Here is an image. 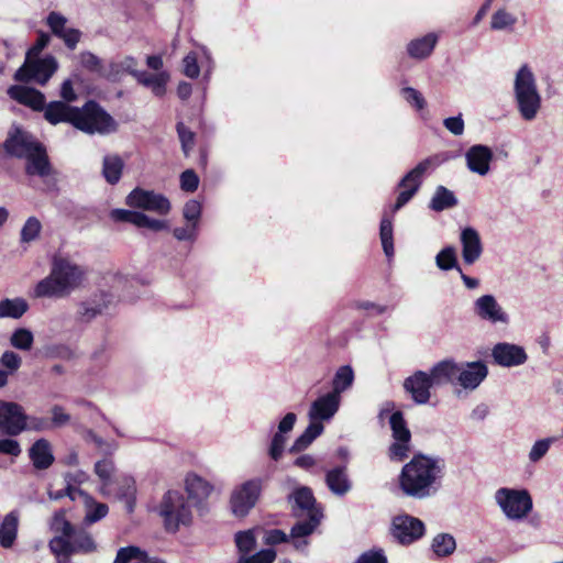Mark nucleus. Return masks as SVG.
Wrapping results in <instances>:
<instances>
[{
	"label": "nucleus",
	"mask_w": 563,
	"mask_h": 563,
	"mask_svg": "<svg viewBox=\"0 0 563 563\" xmlns=\"http://www.w3.org/2000/svg\"><path fill=\"white\" fill-rule=\"evenodd\" d=\"M9 96L34 110H43L45 119L52 123L69 122L88 134H108L117 130V123L98 103L87 102L82 108L70 107L64 101H53L45 107V96L30 87L12 86Z\"/></svg>",
	"instance_id": "f257e3e1"
},
{
	"label": "nucleus",
	"mask_w": 563,
	"mask_h": 563,
	"mask_svg": "<svg viewBox=\"0 0 563 563\" xmlns=\"http://www.w3.org/2000/svg\"><path fill=\"white\" fill-rule=\"evenodd\" d=\"M444 462L439 457L415 455L404 465L399 475V487L409 497L429 498L437 494L443 477Z\"/></svg>",
	"instance_id": "f03ea898"
},
{
	"label": "nucleus",
	"mask_w": 563,
	"mask_h": 563,
	"mask_svg": "<svg viewBox=\"0 0 563 563\" xmlns=\"http://www.w3.org/2000/svg\"><path fill=\"white\" fill-rule=\"evenodd\" d=\"M3 145L9 155L26 161L25 170L29 175L44 177L49 174L46 151L29 132L15 128L9 133Z\"/></svg>",
	"instance_id": "7ed1b4c3"
},
{
	"label": "nucleus",
	"mask_w": 563,
	"mask_h": 563,
	"mask_svg": "<svg viewBox=\"0 0 563 563\" xmlns=\"http://www.w3.org/2000/svg\"><path fill=\"white\" fill-rule=\"evenodd\" d=\"M82 267L66 258H55L51 274L35 287L36 297H64L79 287L84 280Z\"/></svg>",
	"instance_id": "20e7f679"
},
{
	"label": "nucleus",
	"mask_w": 563,
	"mask_h": 563,
	"mask_svg": "<svg viewBox=\"0 0 563 563\" xmlns=\"http://www.w3.org/2000/svg\"><path fill=\"white\" fill-rule=\"evenodd\" d=\"M514 97L517 110L525 121H533L542 106L537 79L528 65H522L515 75Z\"/></svg>",
	"instance_id": "39448f33"
},
{
	"label": "nucleus",
	"mask_w": 563,
	"mask_h": 563,
	"mask_svg": "<svg viewBox=\"0 0 563 563\" xmlns=\"http://www.w3.org/2000/svg\"><path fill=\"white\" fill-rule=\"evenodd\" d=\"M48 547L60 563L68 560L73 554H92L99 549L95 537L85 526L75 528L67 538L54 537Z\"/></svg>",
	"instance_id": "423d86ee"
},
{
	"label": "nucleus",
	"mask_w": 563,
	"mask_h": 563,
	"mask_svg": "<svg viewBox=\"0 0 563 563\" xmlns=\"http://www.w3.org/2000/svg\"><path fill=\"white\" fill-rule=\"evenodd\" d=\"M167 531L176 532L180 526H188L192 520L191 508L184 494L168 490L164 494L158 507Z\"/></svg>",
	"instance_id": "0eeeda50"
},
{
	"label": "nucleus",
	"mask_w": 563,
	"mask_h": 563,
	"mask_svg": "<svg viewBox=\"0 0 563 563\" xmlns=\"http://www.w3.org/2000/svg\"><path fill=\"white\" fill-rule=\"evenodd\" d=\"M394 402H386L379 411V418L389 415L388 422L394 439L389 446V457L396 461L405 460L410 452L411 432L407 427L401 411H393Z\"/></svg>",
	"instance_id": "6e6552de"
},
{
	"label": "nucleus",
	"mask_w": 563,
	"mask_h": 563,
	"mask_svg": "<svg viewBox=\"0 0 563 563\" xmlns=\"http://www.w3.org/2000/svg\"><path fill=\"white\" fill-rule=\"evenodd\" d=\"M264 487L262 477H253L236 485L230 495V509L235 517H245L256 506Z\"/></svg>",
	"instance_id": "1a4fd4ad"
},
{
	"label": "nucleus",
	"mask_w": 563,
	"mask_h": 563,
	"mask_svg": "<svg viewBox=\"0 0 563 563\" xmlns=\"http://www.w3.org/2000/svg\"><path fill=\"white\" fill-rule=\"evenodd\" d=\"M495 500L508 519L520 520L532 509V498L526 489L499 488Z\"/></svg>",
	"instance_id": "9d476101"
},
{
	"label": "nucleus",
	"mask_w": 563,
	"mask_h": 563,
	"mask_svg": "<svg viewBox=\"0 0 563 563\" xmlns=\"http://www.w3.org/2000/svg\"><path fill=\"white\" fill-rule=\"evenodd\" d=\"M440 163L441 159L438 156L427 157L404 176L398 184L400 191L395 205L393 206V212L398 211L411 200L421 186L423 175L429 169L440 165Z\"/></svg>",
	"instance_id": "9b49d317"
},
{
	"label": "nucleus",
	"mask_w": 563,
	"mask_h": 563,
	"mask_svg": "<svg viewBox=\"0 0 563 563\" xmlns=\"http://www.w3.org/2000/svg\"><path fill=\"white\" fill-rule=\"evenodd\" d=\"M58 68L56 58L52 55L40 57H25L23 65L16 70L14 78L18 81H35L45 85Z\"/></svg>",
	"instance_id": "f8f14e48"
},
{
	"label": "nucleus",
	"mask_w": 563,
	"mask_h": 563,
	"mask_svg": "<svg viewBox=\"0 0 563 563\" xmlns=\"http://www.w3.org/2000/svg\"><path fill=\"white\" fill-rule=\"evenodd\" d=\"M125 202L131 208L143 209L161 216L167 214L170 210V202L165 196L139 187L126 196Z\"/></svg>",
	"instance_id": "ddd939ff"
},
{
	"label": "nucleus",
	"mask_w": 563,
	"mask_h": 563,
	"mask_svg": "<svg viewBox=\"0 0 563 563\" xmlns=\"http://www.w3.org/2000/svg\"><path fill=\"white\" fill-rule=\"evenodd\" d=\"M426 532L424 523L412 516L399 515L393 519L391 534L402 545L421 539Z\"/></svg>",
	"instance_id": "4468645a"
},
{
	"label": "nucleus",
	"mask_w": 563,
	"mask_h": 563,
	"mask_svg": "<svg viewBox=\"0 0 563 563\" xmlns=\"http://www.w3.org/2000/svg\"><path fill=\"white\" fill-rule=\"evenodd\" d=\"M66 493L73 501L80 500L84 504L85 516L82 519V526L85 527L100 521L109 512V508L106 504L96 501L90 495L69 483L67 484Z\"/></svg>",
	"instance_id": "2eb2a0df"
},
{
	"label": "nucleus",
	"mask_w": 563,
	"mask_h": 563,
	"mask_svg": "<svg viewBox=\"0 0 563 563\" xmlns=\"http://www.w3.org/2000/svg\"><path fill=\"white\" fill-rule=\"evenodd\" d=\"M25 412L16 402L0 400V431L9 435H19L25 430Z\"/></svg>",
	"instance_id": "dca6fc26"
},
{
	"label": "nucleus",
	"mask_w": 563,
	"mask_h": 563,
	"mask_svg": "<svg viewBox=\"0 0 563 563\" xmlns=\"http://www.w3.org/2000/svg\"><path fill=\"white\" fill-rule=\"evenodd\" d=\"M456 385L464 390H475L487 377L488 367L482 361L457 363Z\"/></svg>",
	"instance_id": "f3484780"
},
{
	"label": "nucleus",
	"mask_w": 563,
	"mask_h": 563,
	"mask_svg": "<svg viewBox=\"0 0 563 563\" xmlns=\"http://www.w3.org/2000/svg\"><path fill=\"white\" fill-rule=\"evenodd\" d=\"M475 314L484 321L493 324L507 325L510 322L509 314L498 303L493 295H483L474 301Z\"/></svg>",
	"instance_id": "a211bd4d"
},
{
	"label": "nucleus",
	"mask_w": 563,
	"mask_h": 563,
	"mask_svg": "<svg viewBox=\"0 0 563 563\" xmlns=\"http://www.w3.org/2000/svg\"><path fill=\"white\" fill-rule=\"evenodd\" d=\"M402 387L416 405H426L431 398L433 385L428 376V372L416 371L412 375L405 378Z\"/></svg>",
	"instance_id": "6ab92c4d"
},
{
	"label": "nucleus",
	"mask_w": 563,
	"mask_h": 563,
	"mask_svg": "<svg viewBox=\"0 0 563 563\" xmlns=\"http://www.w3.org/2000/svg\"><path fill=\"white\" fill-rule=\"evenodd\" d=\"M492 357L494 362L503 367H516L527 362L528 355L520 345L500 342L492 349Z\"/></svg>",
	"instance_id": "aec40b11"
},
{
	"label": "nucleus",
	"mask_w": 563,
	"mask_h": 563,
	"mask_svg": "<svg viewBox=\"0 0 563 563\" xmlns=\"http://www.w3.org/2000/svg\"><path fill=\"white\" fill-rule=\"evenodd\" d=\"M340 404L341 397L327 393L311 404L308 417L312 422L328 421L338 412Z\"/></svg>",
	"instance_id": "412c9836"
},
{
	"label": "nucleus",
	"mask_w": 563,
	"mask_h": 563,
	"mask_svg": "<svg viewBox=\"0 0 563 563\" xmlns=\"http://www.w3.org/2000/svg\"><path fill=\"white\" fill-rule=\"evenodd\" d=\"M493 151L482 144L471 146L465 153L466 165L472 173L485 176L490 168Z\"/></svg>",
	"instance_id": "4be33fe9"
},
{
	"label": "nucleus",
	"mask_w": 563,
	"mask_h": 563,
	"mask_svg": "<svg viewBox=\"0 0 563 563\" xmlns=\"http://www.w3.org/2000/svg\"><path fill=\"white\" fill-rule=\"evenodd\" d=\"M462 257L467 265L474 264L483 253V244L479 233L472 227L461 231Z\"/></svg>",
	"instance_id": "5701e85b"
},
{
	"label": "nucleus",
	"mask_w": 563,
	"mask_h": 563,
	"mask_svg": "<svg viewBox=\"0 0 563 563\" xmlns=\"http://www.w3.org/2000/svg\"><path fill=\"white\" fill-rule=\"evenodd\" d=\"M457 363L453 360H443L434 364L428 376L433 387L456 385Z\"/></svg>",
	"instance_id": "b1692460"
},
{
	"label": "nucleus",
	"mask_w": 563,
	"mask_h": 563,
	"mask_svg": "<svg viewBox=\"0 0 563 563\" xmlns=\"http://www.w3.org/2000/svg\"><path fill=\"white\" fill-rule=\"evenodd\" d=\"M306 516L307 519L298 521L290 531V537L294 539V545L298 550L303 549L308 544L306 540L300 541L298 539L310 536L320 525L323 517L322 510H312L311 515Z\"/></svg>",
	"instance_id": "393cba45"
},
{
	"label": "nucleus",
	"mask_w": 563,
	"mask_h": 563,
	"mask_svg": "<svg viewBox=\"0 0 563 563\" xmlns=\"http://www.w3.org/2000/svg\"><path fill=\"white\" fill-rule=\"evenodd\" d=\"M297 421V416L294 412H288L279 422L278 430L274 434L271 446L269 456L274 461H278L284 452L285 443L287 441L286 434L294 429Z\"/></svg>",
	"instance_id": "a878e982"
},
{
	"label": "nucleus",
	"mask_w": 563,
	"mask_h": 563,
	"mask_svg": "<svg viewBox=\"0 0 563 563\" xmlns=\"http://www.w3.org/2000/svg\"><path fill=\"white\" fill-rule=\"evenodd\" d=\"M325 484L329 490L339 497L349 494L353 487V483L345 466H335L327 471Z\"/></svg>",
	"instance_id": "bb28decb"
},
{
	"label": "nucleus",
	"mask_w": 563,
	"mask_h": 563,
	"mask_svg": "<svg viewBox=\"0 0 563 563\" xmlns=\"http://www.w3.org/2000/svg\"><path fill=\"white\" fill-rule=\"evenodd\" d=\"M289 501L292 503V509L297 516L311 515L312 510H321L311 488L307 486L295 488L289 495Z\"/></svg>",
	"instance_id": "cd10ccee"
},
{
	"label": "nucleus",
	"mask_w": 563,
	"mask_h": 563,
	"mask_svg": "<svg viewBox=\"0 0 563 563\" xmlns=\"http://www.w3.org/2000/svg\"><path fill=\"white\" fill-rule=\"evenodd\" d=\"M114 492L110 496H114L119 500L125 503L128 512H132L135 506V482L130 476L115 477L113 482Z\"/></svg>",
	"instance_id": "c85d7f7f"
},
{
	"label": "nucleus",
	"mask_w": 563,
	"mask_h": 563,
	"mask_svg": "<svg viewBox=\"0 0 563 563\" xmlns=\"http://www.w3.org/2000/svg\"><path fill=\"white\" fill-rule=\"evenodd\" d=\"M29 456L37 470H46L54 462L52 445L46 439L36 440L29 450Z\"/></svg>",
	"instance_id": "c756f323"
},
{
	"label": "nucleus",
	"mask_w": 563,
	"mask_h": 563,
	"mask_svg": "<svg viewBox=\"0 0 563 563\" xmlns=\"http://www.w3.org/2000/svg\"><path fill=\"white\" fill-rule=\"evenodd\" d=\"M185 488L188 496L195 500H203L209 497L212 486L196 473H188L185 478Z\"/></svg>",
	"instance_id": "7c9ffc66"
},
{
	"label": "nucleus",
	"mask_w": 563,
	"mask_h": 563,
	"mask_svg": "<svg viewBox=\"0 0 563 563\" xmlns=\"http://www.w3.org/2000/svg\"><path fill=\"white\" fill-rule=\"evenodd\" d=\"M438 42L435 33H429L422 37L412 40L407 46V52L410 57L417 59L427 58L434 49Z\"/></svg>",
	"instance_id": "2f4dec72"
},
{
	"label": "nucleus",
	"mask_w": 563,
	"mask_h": 563,
	"mask_svg": "<svg viewBox=\"0 0 563 563\" xmlns=\"http://www.w3.org/2000/svg\"><path fill=\"white\" fill-rule=\"evenodd\" d=\"M135 78L139 84L150 88L155 96L162 97L166 92V84L169 79V76L165 71L159 74L141 71L140 74H135Z\"/></svg>",
	"instance_id": "473e14b6"
},
{
	"label": "nucleus",
	"mask_w": 563,
	"mask_h": 563,
	"mask_svg": "<svg viewBox=\"0 0 563 563\" xmlns=\"http://www.w3.org/2000/svg\"><path fill=\"white\" fill-rule=\"evenodd\" d=\"M19 526V514L18 511L9 512L0 525V545L4 549H9L13 545Z\"/></svg>",
	"instance_id": "72a5a7b5"
},
{
	"label": "nucleus",
	"mask_w": 563,
	"mask_h": 563,
	"mask_svg": "<svg viewBox=\"0 0 563 563\" xmlns=\"http://www.w3.org/2000/svg\"><path fill=\"white\" fill-rule=\"evenodd\" d=\"M95 472L102 483L100 486V493L103 496H110L114 492V489L112 487L113 482L115 479V478H113V472H114L113 462L108 459L97 462L95 465Z\"/></svg>",
	"instance_id": "f704fd0d"
},
{
	"label": "nucleus",
	"mask_w": 563,
	"mask_h": 563,
	"mask_svg": "<svg viewBox=\"0 0 563 563\" xmlns=\"http://www.w3.org/2000/svg\"><path fill=\"white\" fill-rule=\"evenodd\" d=\"M323 424L310 421L306 430L300 434L289 449L290 453H299L306 450L322 432Z\"/></svg>",
	"instance_id": "c9c22d12"
},
{
	"label": "nucleus",
	"mask_w": 563,
	"mask_h": 563,
	"mask_svg": "<svg viewBox=\"0 0 563 563\" xmlns=\"http://www.w3.org/2000/svg\"><path fill=\"white\" fill-rule=\"evenodd\" d=\"M124 163L119 155L109 154L103 157L102 175L110 185L117 184L122 175Z\"/></svg>",
	"instance_id": "e433bc0d"
},
{
	"label": "nucleus",
	"mask_w": 563,
	"mask_h": 563,
	"mask_svg": "<svg viewBox=\"0 0 563 563\" xmlns=\"http://www.w3.org/2000/svg\"><path fill=\"white\" fill-rule=\"evenodd\" d=\"M457 205V198L454 192L449 190L444 186H438L434 195L430 201V209L433 211L440 212L445 209L453 208Z\"/></svg>",
	"instance_id": "4c0bfd02"
},
{
	"label": "nucleus",
	"mask_w": 563,
	"mask_h": 563,
	"mask_svg": "<svg viewBox=\"0 0 563 563\" xmlns=\"http://www.w3.org/2000/svg\"><path fill=\"white\" fill-rule=\"evenodd\" d=\"M354 382V372L351 366L344 365L338 368L332 380V390L334 396L341 397V394L350 389Z\"/></svg>",
	"instance_id": "58836bf2"
},
{
	"label": "nucleus",
	"mask_w": 563,
	"mask_h": 563,
	"mask_svg": "<svg viewBox=\"0 0 563 563\" xmlns=\"http://www.w3.org/2000/svg\"><path fill=\"white\" fill-rule=\"evenodd\" d=\"M29 309L23 298L3 299L0 301V318H21Z\"/></svg>",
	"instance_id": "ea45409f"
},
{
	"label": "nucleus",
	"mask_w": 563,
	"mask_h": 563,
	"mask_svg": "<svg viewBox=\"0 0 563 563\" xmlns=\"http://www.w3.org/2000/svg\"><path fill=\"white\" fill-rule=\"evenodd\" d=\"M431 547L437 556L444 558L454 552L456 542L453 536L439 533L433 538Z\"/></svg>",
	"instance_id": "a19ab883"
},
{
	"label": "nucleus",
	"mask_w": 563,
	"mask_h": 563,
	"mask_svg": "<svg viewBox=\"0 0 563 563\" xmlns=\"http://www.w3.org/2000/svg\"><path fill=\"white\" fill-rule=\"evenodd\" d=\"M262 529H250L235 534V544L241 555H249L256 547V533Z\"/></svg>",
	"instance_id": "79ce46f5"
},
{
	"label": "nucleus",
	"mask_w": 563,
	"mask_h": 563,
	"mask_svg": "<svg viewBox=\"0 0 563 563\" xmlns=\"http://www.w3.org/2000/svg\"><path fill=\"white\" fill-rule=\"evenodd\" d=\"M435 264L442 271L456 269L461 272L454 246H446L442 249L435 256Z\"/></svg>",
	"instance_id": "37998d69"
},
{
	"label": "nucleus",
	"mask_w": 563,
	"mask_h": 563,
	"mask_svg": "<svg viewBox=\"0 0 563 563\" xmlns=\"http://www.w3.org/2000/svg\"><path fill=\"white\" fill-rule=\"evenodd\" d=\"M379 236L385 255L394 256L393 222L389 218L383 217L380 221Z\"/></svg>",
	"instance_id": "c03bdc74"
},
{
	"label": "nucleus",
	"mask_w": 563,
	"mask_h": 563,
	"mask_svg": "<svg viewBox=\"0 0 563 563\" xmlns=\"http://www.w3.org/2000/svg\"><path fill=\"white\" fill-rule=\"evenodd\" d=\"M79 62L84 68L97 74L101 77H109L110 74L106 70L102 60L91 52H82L79 54Z\"/></svg>",
	"instance_id": "a18cd8bd"
},
{
	"label": "nucleus",
	"mask_w": 563,
	"mask_h": 563,
	"mask_svg": "<svg viewBox=\"0 0 563 563\" xmlns=\"http://www.w3.org/2000/svg\"><path fill=\"white\" fill-rule=\"evenodd\" d=\"M516 23V15L505 9H499L492 15L490 27L495 31H504L511 29Z\"/></svg>",
	"instance_id": "49530a36"
},
{
	"label": "nucleus",
	"mask_w": 563,
	"mask_h": 563,
	"mask_svg": "<svg viewBox=\"0 0 563 563\" xmlns=\"http://www.w3.org/2000/svg\"><path fill=\"white\" fill-rule=\"evenodd\" d=\"M34 342V336L32 332L25 328L16 329L10 338V344L22 351L31 350Z\"/></svg>",
	"instance_id": "de8ad7c7"
},
{
	"label": "nucleus",
	"mask_w": 563,
	"mask_h": 563,
	"mask_svg": "<svg viewBox=\"0 0 563 563\" xmlns=\"http://www.w3.org/2000/svg\"><path fill=\"white\" fill-rule=\"evenodd\" d=\"M42 223L36 217H30L21 229L20 239L22 243H30L36 240L41 233Z\"/></svg>",
	"instance_id": "09e8293b"
},
{
	"label": "nucleus",
	"mask_w": 563,
	"mask_h": 563,
	"mask_svg": "<svg viewBox=\"0 0 563 563\" xmlns=\"http://www.w3.org/2000/svg\"><path fill=\"white\" fill-rule=\"evenodd\" d=\"M555 442V438H544L536 441L531 446L528 457L531 463H538L549 452L552 443Z\"/></svg>",
	"instance_id": "8fccbe9b"
},
{
	"label": "nucleus",
	"mask_w": 563,
	"mask_h": 563,
	"mask_svg": "<svg viewBox=\"0 0 563 563\" xmlns=\"http://www.w3.org/2000/svg\"><path fill=\"white\" fill-rule=\"evenodd\" d=\"M51 529L55 533H59L58 537L67 538L73 532L75 527L66 519L65 512L59 511L54 515L51 522Z\"/></svg>",
	"instance_id": "3c124183"
},
{
	"label": "nucleus",
	"mask_w": 563,
	"mask_h": 563,
	"mask_svg": "<svg viewBox=\"0 0 563 563\" xmlns=\"http://www.w3.org/2000/svg\"><path fill=\"white\" fill-rule=\"evenodd\" d=\"M276 559V551L264 549L252 555H240L236 563H273Z\"/></svg>",
	"instance_id": "603ef678"
},
{
	"label": "nucleus",
	"mask_w": 563,
	"mask_h": 563,
	"mask_svg": "<svg viewBox=\"0 0 563 563\" xmlns=\"http://www.w3.org/2000/svg\"><path fill=\"white\" fill-rule=\"evenodd\" d=\"M401 97L409 103L412 108L418 111H421L426 108L427 101L422 93L412 87H405L400 91Z\"/></svg>",
	"instance_id": "864d4df0"
},
{
	"label": "nucleus",
	"mask_w": 563,
	"mask_h": 563,
	"mask_svg": "<svg viewBox=\"0 0 563 563\" xmlns=\"http://www.w3.org/2000/svg\"><path fill=\"white\" fill-rule=\"evenodd\" d=\"M177 133L181 143V148L185 156H188L195 144V133L185 126L184 123L177 124Z\"/></svg>",
	"instance_id": "5fc2aeb1"
},
{
	"label": "nucleus",
	"mask_w": 563,
	"mask_h": 563,
	"mask_svg": "<svg viewBox=\"0 0 563 563\" xmlns=\"http://www.w3.org/2000/svg\"><path fill=\"white\" fill-rule=\"evenodd\" d=\"M142 551L136 547L121 548L114 559V563H130L132 561L137 562L142 558H145Z\"/></svg>",
	"instance_id": "6e6d98bb"
},
{
	"label": "nucleus",
	"mask_w": 563,
	"mask_h": 563,
	"mask_svg": "<svg viewBox=\"0 0 563 563\" xmlns=\"http://www.w3.org/2000/svg\"><path fill=\"white\" fill-rule=\"evenodd\" d=\"M67 19L57 12H51L47 16V24L51 27L53 34L60 38L62 34L67 31Z\"/></svg>",
	"instance_id": "4d7b16f0"
},
{
	"label": "nucleus",
	"mask_w": 563,
	"mask_h": 563,
	"mask_svg": "<svg viewBox=\"0 0 563 563\" xmlns=\"http://www.w3.org/2000/svg\"><path fill=\"white\" fill-rule=\"evenodd\" d=\"M354 563H388L383 549H372L363 552Z\"/></svg>",
	"instance_id": "13d9d810"
},
{
	"label": "nucleus",
	"mask_w": 563,
	"mask_h": 563,
	"mask_svg": "<svg viewBox=\"0 0 563 563\" xmlns=\"http://www.w3.org/2000/svg\"><path fill=\"white\" fill-rule=\"evenodd\" d=\"M25 430L31 431H48L52 430V423L49 422V419L44 417H35V416H26L25 415Z\"/></svg>",
	"instance_id": "bf43d9fd"
},
{
	"label": "nucleus",
	"mask_w": 563,
	"mask_h": 563,
	"mask_svg": "<svg viewBox=\"0 0 563 563\" xmlns=\"http://www.w3.org/2000/svg\"><path fill=\"white\" fill-rule=\"evenodd\" d=\"M183 65H184V74L187 77L194 79L199 76L200 67L198 65V57L195 52H190L184 57Z\"/></svg>",
	"instance_id": "052dcab7"
},
{
	"label": "nucleus",
	"mask_w": 563,
	"mask_h": 563,
	"mask_svg": "<svg viewBox=\"0 0 563 563\" xmlns=\"http://www.w3.org/2000/svg\"><path fill=\"white\" fill-rule=\"evenodd\" d=\"M52 418L49 422L52 423V429L62 428L69 423L70 416L64 410L62 406L55 405L51 409Z\"/></svg>",
	"instance_id": "680f3d73"
},
{
	"label": "nucleus",
	"mask_w": 563,
	"mask_h": 563,
	"mask_svg": "<svg viewBox=\"0 0 563 563\" xmlns=\"http://www.w3.org/2000/svg\"><path fill=\"white\" fill-rule=\"evenodd\" d=\"M444 128L455 136H460L464 133L465 123L462 113L455 117H449L443 120Z\"/></svg>",
	"instance_id": "e2e57ef3"
},
{
	"label": "nucleus",
	"mask_w": 563,
	"mask_h": 563,
	"mask_svg": "<svg viewBox=\"0 0 563 563\" xmlns=\"http://www.w3.org/2000/svg\"><path fill=\"white\" fill-rule=\"evenodd\" d=\"M199 185V178L192 169H187L180 175V187L184 191L194 192Z\"/></svg>",
	"instance_id": "0e129e2a"
},
{
	"label": "nucleus",
	"mask_w": 563,
	"mask_h": 563,
	"mask_svg": "<svg viewBox=\"0 0 563 563\" xmlns=\"http://www.w3.org/2000/svg\"><path fill=\"white\" fill-rule=\"evenodd\" d=\"M136 59L132 56H126L119 63L111 64L112 71L118 74L119 71H126L135 77V74H140L136 69Z\"/></svg>",
	"instance_id": "69168bd1"
},
{
	"label": "nucleus",
	"mask_w": 563,
	"mask_h": 563,
	"mask_svg": "<svg viewBox=\"0 0 563 563\" xmlns=\"http://www.w3.org/2000/svg\"><path fill=\"white\" fill-rule=\"evenodd\" d=\"M183 214L188 222L197 224L201 214V205L195 199L187 201L184 206Z\"/></svg>",
	"instance_id": "338daca9"
},
{
	"label": "nucleus",
	"mask_w": 563,
	"mask_h": 563,
	"mask_svg": "<svg viewBox=\"0 0 563 563\" xmlns=\"http://www.w3.org/2000/svg\"><path fill=\"white\" fill-rule=\"evenodd\" d=\"M263 542L267 545H276L288 540L287 534L279 529L263 530Z\"/></svg>",
	"instance_id": "774afa93"
}]
</instances>
